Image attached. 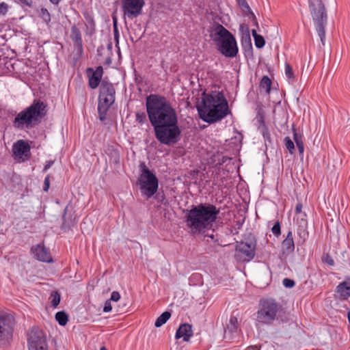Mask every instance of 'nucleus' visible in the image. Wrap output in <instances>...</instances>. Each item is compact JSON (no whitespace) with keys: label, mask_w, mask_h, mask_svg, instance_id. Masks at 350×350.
<instances>
[{"label":"nucleus","mask_w":350,"mask_h":350,"mask_svg":"<svg viewBox=\"0 0 350 350\" xmlns=\"http://www.w3.org/2000/svg\"><path fill=\"white\" fill-rule=\"evenodd\" d=\"M284 140L286 149L289 151L290 153L292 154L295 149L293 142L291 139L289 137H286Z\"/></svg>","instance_id":"4c0bfd02"},{"label":"nucleus","mask_w":350,"mask_h":350,"mask_svg":"<svg viewBox=\"0 0 350 350\" xmlns=\"http://www.w3.org/2000/svg\"><path fill=\"white\" fill-rule=\"evenodd\" d=\"M15 321L12 314H0V345L8 341L12 336Z\"/></svg>","instance_id":"1a4fd4ad"},{"label":"nucleus","mask_w":350,"mask_h":350,"mask_svg":"<svg viewBox=\"0 0 350 350\" xmlns=\"http://www.w3.org/2000/svg\"><path fill=\"white\" fill-rule=\"evenodd\" d=\"M53 163V161H48L47 163L45 165L43 170L46 171L48 169H49L51 167Z\"/></svg>","instance_id":"8fccbe9b"},{"label":"nucleus","mask_w":350,"mask_h":350,"mask_svg":"<svg viewBox=\"0 0 350 350\" xmlns=\"http://www.w3.org/2000/svg\"><path fill=\"white\" fill-rule=\"evenodd\" d=\"M111 310H112V306H111V301L107 300L106 302L105 303V306L103 308V312H109L111 311Z\"/></svg>","instance_id":"a18cd8bd"},{"label":"nucleus","mask_w":350,"mask_h":350,"mask_svg":"<svg viewBox=\"0 0 350 350\" xmlns=\"http://www.w3.org/2000/svg\"><path fill=\"white\" fill-rule=\"evenodd\" d=\"M116 90L113 84L103 80L100 86V94L98 103H106L107 105H112L115 102Z\"/></svg>","instance_id":"9b49d317"},{"label":"nucleus","mask_w":350,"mask_h":350,"mask_svg":"<svg viewBox=\"0 0 350 350\" xmlns=\"http://www.w3.org/2000/svg\"><path fill=\"white\" fill-rule=\"evenodd\" d=\"M28 350H48L46 339L44 332L33 327L27 332Z\"/></svg>","instance_id":"6e6552de"},{"label":"nucleus","mask_w":350,"mask_h":350,"mask_svg":"<svg viewBox=\"0 0 350 350\" xmlns=\"http://www.w3.org/2000/svg\"><path fill=\"white\" fill-rule=\"evenodd\" d=\"M135 120L139 124H146L148 126L146 115L144 111H137L135 114Z\"/></svg>","instance_id":"72a5a7b5"},{"label":"nucleus","mask_w":350,"mask_h":350,"mask_svg":"<svg viewBox=\"0 0 350 350\" xmlns=\"http://www.w3.org/2000/svg\"><path fill=\"white\" fill-rule=\"evenodd\" d=\"M49 178H50V176L49 175H47L46 176V178H44V184H43V190L44 191H48V190L49 189V187H50Z\"/></svg>","instance_id":"37998d69"},{"label":"nucleus","mask_w":350,"mask_h":350,"mask_svg":"<svg viewBox=\"0 0 350 350\" xmlns=\"http://www.w3.org/2000/svg\"><path fill=\"white\" fill-rule=\"evenodd\" d=\"M252 33L254 39L255 46L258 49L262 48L265 44V40L264 38L262 36L258 34L256 29H252Z\"/></svg>","instance_id":"cd10ccee"},{"label":"nucleus","mask_w":350,"mask_h":350,"mask_svg":"<svg viewBox=\"0 0 350 350\" xmlns=\"http://www.w3.org/2000/svg\"><path fill=\"white\" fill-rule=\"evenodd\" d=\"M8 5L3 2L0 4V14H5L8 12Z\"/></svg>","instance_id":"49530a36"},{"label":"nucleus","mask_w":350,"mask_h":350,"mask_svg":"<svg viewBox=\"0 0 350 350\" xmlns=\"http://www.w3.org/2000/svg\"><path fill=\"white\" fill-rule=\"evenodd\" d=\"M139 167L141 173L137 179V183L142 193L149 198L157 191L159 180L144 162H141Z\"/></svg>","instance_id":"0eeeda50"},{"label":"nucleus","mask_w":350,"mask_h":350,"mask_svg":"<svg viewBox=\"0 0 350 350\" xmlns=\"http://www.w3.org/2000/svg\"><path fill=\"white\" fill-rule=\"evenodd\" d=\"M232 36V34L220 24L215 25L213 27L210 34L211 38L216 44L217 46Z\"/></svg>","instance_id":"ddd939ff"},{"label":"nucleus","mask_w":350,"mask_h":350,"mask_svg":"<svg viewBox=\"0 0 350 350\" xmlns=\"http://www.w3.org/2000/svg\"><path fill=\"white\" fill-rule=\"evenodd\" d=\"M285 75L288 79L294 78L293 68L288 63L285 64Z\"/></svg>","instance_id":"58836bf2"},{"label":"nucleus","mask_w":350,"mask_h":350,"mask_svg":"<svg viewBox=\"0 0 350 350\" xmlns=\"http://www.w3.org/2000/svg\"><path fill=\"white\" fill-rule=\"evenodd\" d=\"M113 36H114V40L116 42V46L120 49L118 45H119V38H120V33L118 29V22L116 17H113Z\"/></svg>","instance_id":"473e14b6"},{"label":"nucleus","mask_w":350,"mask_h":350,"mask_svg":"<svg viewBox=\"0 0 350 350\" xmlns=\"http://www.w3.org/2000/svg\"><path fill=\"white\" fill-rule=\"evenodd\" d=\"M200 118L209 124L224 118L229 113L227 100L221 92L203 94L202 105L198 107Z\"/></svg>","instance_id":"7ed1b4c3"},{"label":"nucleus","mask_w":350,"mask_h":350,"mask_svg":"<svg viewBox=\"0 0 350 350\" xmlns=\"http://www.w3.org/2000/svg\"><path fill=\"white\" fill-rule=\"evenodd\" d=\"M322 260L324 262L327 263V265L330 266H333L334 265V260L332 258V257L329 254H324Z\"/></svg>","instance_id":"a19ab883"},{"label":"nucleus","mask_w":350,"mask_h":350,"mask_svg":"<svg viewBox=\"0 0 350 350\" xmlns=\"http://www.w3.org/2000/svg\"><path fill=\"white\" fill-rule=\"evenodd\" d=\"M236 1L237 2L238 5L241 7V8L242 9V10L243 12H251L252 17H253L254 25L258 27V22L256 19L254 14L252 12L251 9H250L249 5L247 4L246 0H236Z\"/></svg>","instance_id":"bb28decb"},{"label":"nucleus","mask_w":350,"mask_h":350,"mask_svg":"<svg viewBox=\"0 0 350 350\" xmlns=\"http://www.w3.org/2000/svg\"><path fill=\"white\" fill-rule=\"evenodd\" d=\"M73 59L75 62L79 61L83 55V41L73 42Z\"/></svg>","instance_id":"b1692460"},{"label":"nucleus","mask_w":350,"mask_h":350,"mask_svg":"<svg viewBox=\"0 0 350 350\" xmlns=\"http://www.w3.org/2000/svg\"><path fill=\"white\" fill-rule=\"evenodd\" d=\"M295 244L293 237V233L289 231L286 239L282 243V250L283 254H289L294 252Z\"/></svg>","instance_id":"aec40b11"},{"label":"nucleus","mask_w":350,"mask_h":350,"mask_svg":"<svg viewBox=\"0 0 350 350\" xmlns=\"http://www.w3.org/2000/svg\"><path fill=\"white\" fill-rule=\"evenodd\" d=\"M295 143H296L297 146H298L299 145H300V146L304 145V142H303L302 139L298 140V141L296 140Z\"/></svg>","instance_id":"603ef678"},{"label":"nucleus","mask_w":350,"mask_h":350,"mask_svg":"<svg viewBox=\"0 0 350 350\" xmlns=\"http://www.w3.org/2000/svg\"><path fill=\"white\" fill-rule=\"evenodd\" d=\"M282 306L274 299L261 298L256 312V321L260 325H271L277 319Z\"/></svg>","instance_id":"39448f33"},{"label":"nucleus","mask_w":350,"mask_h":350,"mask_svg":"<svg viewBox=\"0 0 350 350\" xmlns=\"http://www.w3.org/2000/svg\"><path fill=\"white\" fill-rule=\"evenodd\" d=\"M236 250L242 256L243 261H250L255 256V247L247 243L241 242L236 247Z\"/></svg>","instance_id":"2eb2a0df"},{"label":"nucleus","mask_w":350,"mask_h":350,"mask_svg":"<svg viewBox=\"0 0 350 350\" xmlns=\"http://www.w3.org/2000/svg\"><path fill=\"white\" fill-rule=\"evenodd\" d=\"M282 284L286 288H292L295 286V282L291 279L284 278L282 281Z\"/></svg>","instance_id":"ea45409f"},{"label":"nucleus","mask_w":350,"mask_h":350,"mask_svg":"<svg viewBox=\"0 0 350 350\" xmlns=\"http://www.w3.org/2000/svg\"><path fill=\"white\" fill-rule=\"evenodd\" d=\"M31 253L39 261L51 262L53 261L49 250L42 244L33 245L31 248Z\"/></svg>","instance_id":"4468645a"},{"label":"nucleus","mask_w":350,"mask_h":350,"mask_svg":"<svg viewBox=\"0 0 350 350\" xmlns=\"http://www.w3.org/2000/svg\"><path fill=\"white\" fill-rule=\"evenodd\" d=\"M219 209L210 203H200L192 206L185 215L186 226L193 234H204L212 229Z\"/></svg>","instance_id":"f03ea898"},{"label":"nucleus","mask_w":350,"mask_h":350,"mask_svg":"<svg viewBox=\"0 0 350 350\" xmlns=\"http://www.w3.org/2000/svg\"><path fill=\"white\" fill-rule=\"evenodd\" d=\"M271 231H272L273 234H275V236H278L280 234V232H280V225L278 221H277L273 225V226L271 228Z\"/></svg>","instance_id":"79ce46f5"},{"label":"nucleus","mask_w":350,"mask_h":350,"mask_svg":"<svg viewBox=\"0 0 350 350\" xmlns=\"http://www.w3.org/2000/svg\"><path fill=\"white\" fill-rule=\"evenodd\" d=\"M120 299V295L118 291L112 292L110 301H118Z\"/></svg>","instance_id":"c03bdc74"},{"label":"nucleus","mask_w":350,"mask_h":350,"mask_svg":"<svg viewBox=\"0 0 350 350\" xmlns=\"http://www.w3.org/2000/svg\"><path fill=\"white\" fill-rule=\"evenodd\" d=\"M239 328V323L238 319L234 316H231L230 317L229 321L226 325V329H225V334H230L233 336L234 334L237 333Z\"/></svg>","instance_id":"4be33fe9"},{"label":"nucleus","mask_w":350,"mask_h":350,"mask_svg":"<svg viewBox=\"0 0 350 350\" xmlns=\"http://www.w3.org/2000/svg\"><path fill=\"white\" fill-rule=\"evenodd\" d=\"M293 139L295 140V142H296V140L298 141V140H301L302 139V136L301 135H299L298 133H297L295 131H294V133H293Z\"/></svg>","instance_id":"de8ad7c7"},{"label":"nucleus","mask_w":350,"mask_h":350,"mask_svg":"<svg viewBox=\"0 0 350 350\" xmlns=\"http://www.w3.org/2000/svg\"><path fill=\"white\" fill-rule=\"evenodd\" d=\"M297 147V149L299 150V154L303 156L304 152V145H299Z\"/></svg>","instance_id":"09e8293b"},{"label":"nucleus","mask_w":350,"mask_h":350,"mask_svg":"<svg viewBox=\"0 0 350 350\" xmlns=\"http://www.w3.org/2000/svg\"><path fill=\"white\" fill-rule=\"evenodd\" d=\"M302 208L301 203H297L295 207V213L297 215V218L300 217L302 223L306 224V219H305L306 215L302 213Z\"/></svg>","instance_id":"f704fd0d"},{"label":"nucleus","mask_w":350,"mask_h":350,"mask_svg":"<svg viewBox=\"0 0 350 350\" xmlns=\"http://www.w3.org/2000/svg\"><path fill=\"white\" fill-rule=\"evenodd\" d=\"M88 73H92L91 76H89V85L92 89L96 88L101 81L103 69L102 66H98L96 70H94L92 68L88 69Z\"/></svg>","instance_id":"f3484780"},{"label":"nucleus","mask_w":350,"mask_h":350,"mask_svg":"<svg viewBox=\"0 0 350 350\" xmlns=\"http://www.w3.org/2000/svg\"><path fill=\"white\" fill-rule=\"evenodd\" d=\"M217 50L226 57H234L237 55L239 49L236 39L232 35L226 40L217 46Z\"/></svg>","instance_id":"f8f14e48"},{"label":"nucleus","mask_w":350,"mask_h":350,"mask_svg":"<svg viewBox=\"0 0 350 350\" xmlns=\"http://www.w3.org/2000/svg\"><path fill=\"white\" fill-rule=\"evenodd\" d=\"M62 228L63 230H70L77 222V217L75 213H69L68 207L66 206L64 210V215L62 217Z\"/></svg>","instance_id":"a211bd4d"},{"label":"nucleus","mask_w":350,"mask_h":350,"mask_svg":"<svg viewBox=\"0 0 350 350\" xmlns=\"http://www.w3.org/2000/svg\"><path fill=\"white\" fill-rule=\"evenodd\" d=\"M100 350H107L105 347H102Z\"/></svg>","instance_id":"5fc2aeb1"},{"label":"nucleus","mask_w":350,"mask_h":350,"mask_svg":"<svg viewBox=\"0 0 350 350\" xmlns=\"http://www.w3.org/2000/svg\"><path fill=\"white\" fill-rule=\"evenodd\" d=\"M171 313L169 311L163 312L155 321L154 326L156 327H160L165 324L167 321L170 318Z\"/></svg>","instance_id":"a878e982"},{"label":"nucleus","mask_w":350,"mask_h":350,"mask_svg":"<svg viewBox=\"0 0 350 350\" xmlns=\"http://www.w3.org/2000/svg\"><path fill=\"white\" fill-rule=\"evenodd\" d=\"M51 306L53 308H56L60 302V299H61L60 294L57 291H53L51 294Z\"/></svg>","instance_id":"c9c22d12"},{"label":"nucleus","mask_w":350,"mask_h":350,"mask_svg":"<svg viewBox=\"0 0 350 350\" xmlns=\"http://www.w3.org/2000/svg\"><path fill=\"white\" fill-rule=\"evenodd\" d=\"M61 0H49V1L55 5H57Z\"/></svg>","instance_id":"3c124183"},{"label":"nucleus","mask_w":350,"mask_h":350,"mask_svg":"<svg viewBox=\"0 0 350 350\" xmlns=\"http://www.w3.org/2000/svg\"><path fill=\"white\" fill-rule=\"evenodd\" d=\"M193 336L191 325L188 323H184L180 325L176 332V338H183L184 341H189L190 338Z\"/></svg>","instance_id":"6ab92c4d"},{"label":"nucleus","mask_w":350,"mask_h":350,"mask_svg":"<svg viewBox=\"0 0 350 350\" xmlns=\"http://www.w3.org/2000/svg\"><path fill=\"white\" fill-rule=\"evenodd\" d=\"M13 154L15 159H22L27 157L30 152L29 144L23 140H18L12 148Z\"/></svg>","instance_id":"dca6fc26"},{"label":"nucleus","mask_w":350,"mask_h":350,"mask_svg":"<svg viewBox=\"0 0 350 350\" xmlns=\"http://www.w3.org/2000/svg\"><path fill=\"white\" fill-rule=\"evenodd\" d=\"M85 20L87 22L86 26L89 29V32L87 33L92 34L95 31V22L93 17L89 14L85 16Z\"/></svg>","instance_id":"7c9ffc66"},{"label":"nucleus","mask_w":350,"mask_h":350,"mask_svg":"<svg viewBox=\"0 0 350 350\" xmlns=\"http://www.w3.org/2000/svg\"><path fill=\"white\" fill-rule=\"evenodd\" d=\"M308 7L315 29L322 44L325 45V29L327 23V14L325 5L322 0H308Z\"/></svg>","instance_id":"423d86ee"},{"label":"nucleus","mask_w":350,"mask_h":350,"mask_svg":"<svg viewBox=\"0 0 350 350\" xmlns=\"http://www.w3.org/2000/svg\"><path fill=\"white\" fill-rule=\"evenodd\" d=\"M262 134H263L264 137H265L268 135V132H267L266 128L263 129Z\"/></svg>","instance_id":"864d4df0"},{"label":"nucleus","mask_w":350,"mask_h":350,"mask_svg":"<svg viewBox=\"0 0 350 350\" xmlns=\"http://www.w3.org/2000/svg\"><path fill=\"white\" fill-rule=\"evenodd\" d=\"M146 108L157 139L165 145L176 144L181 131L176 111L170 102L164 96L151 94L146 98Z\"/></svg>","instance_id":"f257e3e1"},{"label":"nucleus","mask_w":350,"mask_h":350,"mask_svg":"<svg viewBox=\"0 0 350 350\" xmlns=\"http://www.w3.org/2000/svg\"><path fill=\"white\" fill-rule=\"evenodd\" d=\"M55 319L60 325L64 326L68 323V317L65 312L60 311L56 313Z\"/></svg>","instance_id":"c756f323"},{"label":"nucleus","mask_w":350,"mask_h":350,"mask_svg":"<svg viewBox=\"0 0 350 350\" xmlns=\"http://www.w3.org/2000/svg\"><path fill=\"white\" fill-rule=\"evenodd\" d=\"M40 16L44 23L49 24L51 21V14L46 8H42L40 10Z\"/></svg>","instance_id":"e433bc0d"},{"label":"nucleus","mask_w":350,"mask_h":350,"mask_svg":"<svg viewBox=\"0 0 350 350\" xmlns=\"http://www.w3.org/2000/svg\"><path fill=\"white\" fill-rule=\"evenodd\" d=\"M111 105H107L106 103H98V111L99 113V118L101 121H103L106 118L107 111L109 109Z\"/></svg>","instance_id":"c85d7f7f"},{"label":"nucleus","mask_w":350,"mask_h":350,"mask_svg":"<svg viewBox=\"0 0 350 350\" xmlns=\"http://www.w3.org/2000/svg\"><path fill=\"white\" fill-rule=\"evenodd\" d=\"M70 37L73 42L82 41L81 31L76 25H72L71 27Z\"/></svg>","instance_id":"393cba45"},{"label":"nucleus","mask_w":350,"mask_h":350,"mask_svg":"<svg viewBox=\"0 0 350 350\" xmlns=\"http://www.w3.org/2000/svg\"><path fill=\"white\" fill-rule=\"evenodd\" d=\"M244 28H245V32L243 33L242 38H241V44L243 47H248L250 49H252V43H251V38L250 35V31L248 29V27L247 26H245L244 25H241L240 27V29L241 31H243Z\"/></svg>","instance_id":"5701e85b"},{"label":"nucleus","mask_w":350,"mask_h":350,"mask_svg":"<svg viewBox=\"0 0 350 350\" xmlns=\"http://www.w3.org/2000/svg\"><path fill=\"white\" fill-rule=\"evenodd\" d=\"M271 81L267 76L262 77L260 82V87L264 89L267 93L270 92Z\"/></svg>","instance_id":"2f4dec72"},{"label":"nucleus","mask_w":350,"mask_h":350,"mask_svg":"<svg viewBox=\"0 0 350 350\" xmlns=\"http://www.w3.org/2000/svg\"><path fill=\"white\" fill-rule=\"evenodd\" d=\"M46 113L44 103L40 100H34L30 106L15 116L13 125L18 129H32L41 123Z\"/></svg>","instance_id":"20e7f679"},{"label":"nucleus","mask_w":350,"mask_h":350,"mask_svg":"<svg viewBox=\"0 0 350 350\" xmlns=\"http://www.w3.org/2000/svg\"><path fill=\"white\" fill-rule=\"evenodd\" d=\"M144 3V0H122V9L124 15L131 19L137 17L142 14Z\"/></svg>","instance_id":"9d476101"},{"label":"nucleus","mask_w":350,"mask_h":350,"mask_svg":"<svg viewBox=\"0 0 350 350\" xmlns=\"http://www.w3.org/2000/svg\"><path fill=\"white\" fill-rule=\"evenodd\" d=\"M107 47L109 49H111V43L109 44Z\"/></svg>","instance_id":"6e6d98bb"},{"label":"nucleus","mask_w":350,"mask_h":350,"mask_svg":"<svg viewBox=\"0 0 350 350\" xmlns=\"http://www.w3.org/2000/svg\"><path fill=\"white\" fill-rule=\"evenodd\" d=\"M336 292L341 299H347L350 297V279L340 283L336 287Z\"/></svg>","instance_id":"412c9836"}]
</instances>
